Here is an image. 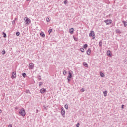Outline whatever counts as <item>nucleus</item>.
Returning <instances> with one entry per match:
<instances>
[{"label": "nucleus", "mask_w": 127, "mask_h": 127, "mask_svg": "<svg viewBox=\"0 0 127 127\" xmlns=\"http://www.w3.org/2000/svg\"><path fill=\"white\" fill-rule=\"evenodd\" d=\"M19 114L20 115H21L22 117L25 116L26 113H25V110H24V108H22V109H21V110L19 112Z\"/></svg>", "instance_id": "obj_1"}, {"label": "nucleus", "mask_w": 127, "mask_h": 127, "mask_svg": "<svg viewBox=\"0 0 127 127\" xmlns=\"http://www.w3.org/2000/svg\"><path fill=\"white\" fill-rule=\"evenodd\" d=\"M24 20L26 24H30V23H31V20H30V19L28 18L27 17H25Z\"/></svg>", "instance_id": "obj_2"}, {"label": "nucleus", "mask_w": 127, "mask_h": 127, "mask_svg": "<svg viewBox=\"0 0 127 127\" xmlns=\"http://www.w3.org/2000/svg\"><path fill=\"white\" fill-rule=\"evenodd\" d=\"M90 37H92V39H95L96 38V34L94 31H91L90 33L89 34Z\"/></svg>", "instance_id": "obj_3"}, {"label": "nucleus", "mask_w": 127, "mask_h": 127, "mask_svg": "<svg viewBox=\"0 0 127 127\" xmlns=\"http://www.w3.org/2000/svg\"><path fill=\"white\" fill-rule=\"evenodd\" d=\"M61 114L63 117H65V110L63 107L61 108Z\"/></svg>", "instance_id": "obj_4"}, {"label": "nucleus", "mask_w": 127, "mask_h": 127, "mask_svg": "<svg viewBox=\"0 0 127 127\" xmlns=\"http://www.w3.org/2000/svg\"><path fill=\"white\" fill-rule=\"evenodd\" d=\"M104 22L106 23L107 25H109V24H111L112 23V20H104Z\"/></svg>", "instance_id": "obj_5"}, {"label": "nucleus", "mask_w": 127, "mask_h": 127, "mask_svg": "<svg viewBox=\"0 0 127 127\" xmlns=\"http://www.w3.org/2000/svg\"><path fill=\"white\" fill-rule=\"evenodd\" d=\"M29 68L31 69L32 70L33 68H34V64L33 63H30L29 64Z\"/></svg>", "instance_id": "obj_6"}, {"label": "nucleus", "mask_w": 127, "mask_h": 127, "mask_svg": "<svg viewBox=\"0 0 127 127\" xmlns=\"http://www.w3.org/2000/svg\"><path fill=\"white\" fill-rule=\"evenodd\" d=\"M11 78L12 79H14L15 78H16V71L13 72V73L12 74Z\"/></svg>", "instance_id": "obj_7"}, {"label": "nucleus", "mask_w": 127, "mask_h": 127, "mask_svg": "<svg viewBox=\"0 0 127 127\" xmlns=\"http://www.w3.org/2000/svg\"><path fill=\"white\" fill-rule=\"evenodd\" d=\"M45 92H46V89H45V88H42L40 89L41 94H44Z\"/></svg>", "instance_id": "obj_8"}, {"label": "nucleus", "mask_w": 127, "mask_h": 127, "mask_svg": "<svg viewBox=\"0 0 127 127\" xmlns=\"http://www.w3.org/2000/svg\"><path fill=\"white\" fill-rule=\"evenodd\" d=\"M87 55H90L91 54V49L89 48L86 51Z\"/></svg>", "instance_id": "obj_9"}, {"label": "nucleus", "mask_w": 127, "mask_h": 127, "mask_svg": "<svg viewBox=\"0 0 127 127\" xmlns=\"http://www.w3.org/2000/svg\"><path fill=\"white\" fill-rule=\"evenodd\" d=\"M83 64L84 67H86V68H89V65H88V64L87 63L83 62Z\"/></svg>", "instance_id": "obj_10"}, {"label": "nucleus", "mask_w": 127, "mask_h": 127, "mask_svg": "<svg viewBox=\"0 0 127 127\" xmlns=\"http://www.w3.org/2000/svg\"><path fill=\"white\" fill-rule=\"evenodd\" d=\"M69 32L71 34H73V33H74V28H71V29H70Z\"/></svg>", "instance_id": "obj_11"}, {"label": "nucleus", "mask_w": 127, "mask_h": 127, "mask_svg": "<svg viewBox=\"0 0 127 127\" xmlns=\"http://www.w3.org/2000/svg\"><path fill=\"white\" fill-rule=\"evenodd\" d=\"M72 70H70L69 71V75L67 77H68V78H72Z\"/></svg>", "instance_id": "obj_12"}, {"label": "nucleus", "mask_w": 127, "mask_h": 127, "mask_svg": "<svg viewBox=\"0 0 127 127\" xmlns=\"http://www.w3.org/2000/svg\"><path fill=\"white\" fill-rule=\"evenodd\" d=\"M107 94H108V91L106 90L103 92V94L104 97H107Z\"/></svg>", "instance_id": "obj_13"}, {"label": "nucleus", "mask_w": 127, "mask_h": 127, "mask_svg": "<svg viewBox=\"0 0 127 127\" xmlns=\"http://www.w3.org/2000/svg\"><path fill=\"white\" fill-rule=\"evenodd\" d=\"M122 22L124 24V27H126L127 25V22H126L125 21H123Z\"/></svg>", "instance_id": "obj_14"}, {"label": "nucleus", "mask_w": 127, "mask_h": 127, "mask_svg": "<svg viewBox=\"0 0 127 127\" xmlns=\"http://www.w3.org/2000/svg\"><path fill=\"white\" fill-rule=\"evenodd\" d=\"M40 35L41 36H42V37H45V34H44V33L43 32H41L40 34Z\"/></svg>", "instance_id": "obj_15"}, {"label": "nucleus", "mask_w": 127, "mask_h": 127, "mask_svg": "<svg viewBox=\"0 0 127 127\" xmlns=\"http://www.w3.org/2000/svg\"><path fill=\"white\" fill-rule=\"evenodd\" d=\"M107 55H108L109 56H111V51L110 50L107 51Z\"/></svg>", "instance_id": "obj_16"}, {"label": "nucleus", "mask_w": 127, "mask_h": 127, "mask_svg": "<svg viewBox=\"0 0 127 127\" xmlns=\"http://www.w3.org/2000/svg\"><path fill=\"white\" fill-rule=\"evenodd\" d=\"M100 75L101 77H105V74L102 72H100Z\"/></svg>", "instance_id": "obj_17"}, {"label": "nucleus", "mask_w": 127, "mask_h": 127, "mask_svg": "<svg viewBox=\"0 0 127 127\" xmlns=\"http://www.w3.org/2000/svg\"><path fill=\"white\" fill-rule=\"evenodd\" d=\"M26 94H31V93L30 92V91L29 90H26Z\"/></svg>", "instance_id": "obj_18"}, {"label": "nucleus", "mask_w": 127, "mask_h": 127, "mask_svg": "<svg viewBox=\"0 0 127 127\" xmlns=\"http://www.w3.org/2000/svg\"><path fill=\"white\" fill-rule=\"evenodd\" d=\"M88 47V44H86L83 45V48L86 49Z\"/></svg>", "instance_id": "obj_19"}, {"label": "nucleus", "mask_w": 127, "mask_h": 127, "mask_svg": "<svg viewBox=\"0 0 127 127\" xmlns=\"http://www.w3.org/2000/svg\"><path fill=\"white\" fill-rule=\"evenodd\" d=\"M22 76L24 78H26V73H22Z\"/></svg>", "instance_id": "obj_20"}, {"label": "nucleus", "mask_w": 127, "mask_h": 127, "mask_svg": "<svg viewBox=\"0 0 127 127\" xmlns=\"http://www.w3.org/2000/svg\"><path fill=\"white\" fill-rule=\"evenodd\" d=\"M80 51H81V52H85V49H84L83 48H80Z\"/></svg>", "instance_id": "obj_21"}, {"label": "nucleus", "mask_w": 127, "mask_h": 127, "mask_svg": "<svg viewBox=\"0 0 127 127\" xmlns=\"http://www.w3.org/2000/svg\"><path fill=\"white\" fill-rule=\"evenodd\" d=\"M16 35L17 36H19V35H20V33L19 32H17Z\"/></svg>", "instance_id": "obj_22"}, {"label": "nucleus", "mask_w": 127, "mask_h": 127, "mask_svg": "<svg viewBox=\"0 0 127 127\" xmlns=\"http://www.w3.org/2000/svg\"><path fill=\"white\" fill-rule=\"evenodd\" d=\"M3 37L5 38H6V33H4V32H3Z\"/></svg>", "instance_id": "obj_23"}, {"label": "nucleus", "mask_w": 127, "mask_h": 127, "mask_svg": "<svg viewBox=\"0 0 127 127\" xmlns=\"http://www.w3.org/2000/svg\"><path fill=\"white\" fill-rule=\"evenodd\" d=\"M64 107L65 108V109H66V110H68V108H69V106H68L67 104H66L65 106H64Z\"/></svg>", "instance_id": "obj_24"}, {"label": "nucleus", "mask_w": 127, "mask_h": 127, "mask_svg": "<svg viewBox=\"0 0 127 127\" xmlns=\"http://www.w3.org/2000/svg\"><path fill=\"white\" fill-rule=\"evenodd\" d=\"M48 32H49V34H50V33H51V32H52V29H49V30H48Z\"/></svg>", "instance_id": "obj_25"}, {"label": "nucleus", "mask_w": 127, "mask_h": 127, "mask_svg": "<svg viewBox=\"0 0 127 127\" xmlns=\"http://www.w3.org/2000/svg\"><path fill=\"white\" fill-rule=\"evenodd\" d=\"M99 46L101 47V46H102L103 43L102 42V41H100L99 43Z\"/></svg>", "instance_id": "obj_26"}, {"label": "nucleus", "mask_w": 127, "mask_h": 127, "mask_svg": "<svg viewBox=\"0 0 127 127\" xmlns=\"http://www.w3.org/2000/svg\"><path fill=\"white\" fill-rule=\"evenodd\" d=\"M116 33H120V30L119 29L116 30Z\"/></svg>", "instance_id": "obj_27"}, {"label": "nucleus", "mask_w": 127, "mask_h": 127, "mask_svg": "<svg viewBox=\"0 0 127 127\" xmlns=\"http://www.w3.org/2000/svg\"><path fill=\"white\" fill-rule=\"evenodd\" d=\"M64 75H66V74H67V71L64 70L63 72Z\"/></svg>", "instance_id": "obj_28"}, {"label": "nucleus", "mask_w": 127, "mask_h": 127, "mask_svg": "<svg viewBox=\"0 0 127 127\" xmlns=\"http://www.w3.org/2000/svg\"><path fill=\"white\" fill-rule=\"evenodd\" d=\"M46 21H47V22H49V21H50V20H49V18H46Z\"/></svg>", "instance_id": "obj_29"}, {"label": "nucleus", "mask_w": 127, "mask_h": 127, "mask_svg": "<svg viewBox=\"0 0 127 127\" xmlns=\"http://www.w3.org/2000/svg\"><path fill=\"white\" fill-rule=\"evenodd\" d=\"M5 53H6L5 51L3 50L2 51V54L4 55V54H5Z\"/></svg>", "instance_id": "obj_30"}, {"label": "nucleus", "mask_w": 127, "mask_h": 127, "mask_svg": "<svg viewBox=\"0 0 127 127\" xmlns=\"http://www.w3.org/2000/svg\"><path fill=\"white\" fill-rule=\"evenodd\" d=\"M64 4H68V0L64 1Z\"/></svg>", "instance_id": "obj_31"}, {"label": "nucleus", "mask_w": 127, "mask_h": 127, "mask_svg": "<svg viewBox=\"0 0 127 127\" xmlns=\"http://www.w3.org/2000/svg\"><path fill=\"white\" fill-rule=\"evenodd\" d=\"M68 82H70L71 81V78L70 77H67Z\"/></svg>", "instance_id": "obj_32"}, {"label": "nucleus", "mask_w": 127, "mask_h": 127, "mask_svg": "<svg viewBox=\"0 0 127 127\" xmlns=\"http://www.w3.org/2000/svg\"><path fill=\"white\" fill-rule=\"evenodd\" d=\"M80 92H85V89H84V88H82V89L80 90Z\"/></svg>", "instance_id": "obj_33"}, {"label": "nucleus", "mask_w": 127, "mask_h": 127, "mask_svg": "<svg viewBox=\"0 0 127 127\" xmlns=\"http://www.w3.org/2000/svg\"><path fill=\"white\" fill-rule=\"evenodd\" d=\"M76 127H80V123H78L76 124Z\"/></svg>", "instance_id": "obj_34"}, {"label": "nucleus", "mask_w": 127, "mask_h": 127, "mask_svg": "<svg viewBox=\"0 0 127 127\" xmlns=\"http://www.w3.org/2000/svg\"><path fill=\"white\" fill-rule=\"evenodd\" d=\"M39 87H41V85H42V82H39Z\"/></svg>", "instance_id": "obj_35"}, {"label": "nucleus", "mask_w": 127, "mask_h": 127, "mask_svg": "<svg viewBox=\"0 0 127 127\" xmlns=\"http://www.w3.org/2000/svg\"><path fill=\"white\" fill-rule=\"evenodd\" d=\"M74 39L75 41H78V38H76L75 37H74Z\"/></svg>", "instance_id": "obj_36"}, {"label": "nucleus", "mask_w": 127, "mask_h": 127, "mask_svg": "<svg viewBox=\"0 0 127 127\" xmlns=\"http://www.w3.org/2000/svg\"><path fill=\"white\" fill-rule=\"evenodd\" d=\"M43 108H44V109L45 110H47V108H46V106H43Z\"/></svg>", "instance_id": "obj_37"}, {"label": "nucleus", "mask_w": 127, "mask_h": 127, "mask_svg": "<svg viewBox=\"0 0 127 127\" xmlns=\"http://www.w3.org/2000/svg\"><path fill=\"white\" fill-rule=\"evenodd\" d=\"M8 127H12V125L9 124L8 126Z\"/></svg>", "instance_id": "obj_38"}, {"label": "nucleus", "mask_w": 127, "mask_h": 127, "mask_svg": "<svg viewBox=\"0 0 127 127\" xmlns=\"http://www.w3.org/2000/svg\"><path fill=\"white\" fill-rule=\"evenodd\" d=\"M38 79H39V80H41V76H38Z\"/></svg>", "instance_id": "obj_39"}, {"label": "nucleus", "mask_w": 127, "mask_h": 127, "mask_svg": "<svg viewBox=\"0 0 127 127\" xmlns=\"http://www.w3.org/2000/svg\"><path fill=\"white\" fill-rule=\"evenodd\" d=\"M12 24H15V21H13Z\"/></svg>", "instance_id": "obj_40"}, {"label": "nucleus", "mask_w": 127, "mask_h": 127, "mask_svg": "<svg viewBox=\"0 0 127 127\" xmlns=\"http://www.w3.org/2000/svg\"><path fill=\"white\" fill-rule=\"evenodd\" d=\"M15 109H16V110H18L19 108H18V107H15Z\"/></svg>", "instance_id": "obj_41"}, {"label": "nucleus", "mask_w": 127, "mask_h": 127, "mask_svg": "<svg viewBox=\"0 0 127 127\" xmlns=\"http://www.w3.org/2000/svg\"><path fill=\"white\" fill-rule=\"evenodd\" d=\"M121 108H122V109H124V105H122V107Z\"/></svg>", "instance_id": "obj_42"}, {"label": "nucleus", "mask_w": 127, "mask_h": 127, "mask_svg": "<svg viewBox=\"0 0 127 127\" xmlns=\"http://www.w3.org/2000/svg\"><path fill=\"white\" fill-rule=\"evenodd\" d=\"M36 113H38V109H37V110H36Z\"/></svg>", "instance_id": "obj_43"}, {"label": "nucleus", "mask_w": 127, "mask_h": 127, "mask_svg": "<svg viewBox=\"0 0 127 127\" xmlns=\"http://www.w3.org/2000/svg\"><path fill=\"white\" fill-rule=\"evenodd\" d=\"M1 112H2V111H1V109H0V113H1Z\"/></svg>", "instance_id": "obj_44"}, {"label": "nucleus", "mask_w": 127, "mask_h": 127, "mask_svg": "<svg viewBox=\"0 0 127 127\" xmlns=\"http://www.w3.org/2000/svg\"><path fill=\"white\" fill-rule=\"evenodd\" d=\"M27 1H29V0H27Z\"/></svg>", "instance_id": "obj_45"}]
</instances>
